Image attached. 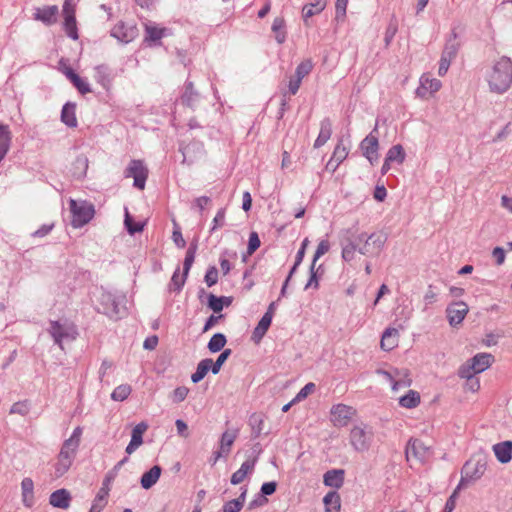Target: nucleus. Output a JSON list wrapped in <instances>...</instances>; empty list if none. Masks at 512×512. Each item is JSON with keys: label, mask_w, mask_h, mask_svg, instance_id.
<instances>
[{"label": "nucleus", "mask_w": 512, "mask_h": 512, "mask_svg": "<svg viewBox=\"0 0 512 512\" xmlns=\"http://www.w3.org/2000/svg\"><path fill=\"white\" fill-rule=\"evenodd\" d=\"M487 82L491 92L502 94L512 84V61L508 57H501L487 74Z\"/></svg>", "instance_id": "obj_1"}, {"label": "nucleus", "mask_w": 512, "mask_h": 512, "mask_svg": "<svg viewBox=\"0 0 512 512\" xmlns=\"http://www.w3.org/2000/svg\"><path fill=\"white\" fill-rule=\"evenodd\" d=\"M49 333L53 337L55 344L61 349H63L62 342L64 340L73 341L78 336L76 325L68 320L51 321Z\"/></svg>", "instance_id": "obj_2"}, {"label": "nucleus", "mask_w": 512, "mask_h": 512, "mask_svg": "<svg viewBox=\"0 0 512 512\" xmlns=\"http://www.w3.org/2000/svg\"><path fill=\"white\" fill-rule=\"evenodd\" d=\"M70 210L72 213V226L80 228L87 224L94 216V207L86 201L70 200Z\"/></svg>", "instance_id": "obj_3"}, {"label": "nucleus", "mask_w": 512, "mask_h": 512, "mask_svg": "<svg viewBox=\"0 0 512 512\" xmlns=\"http://www.w3.org/2000/svg\"><path fill=\"white\" fill-rule=\"evenodd\" d=\"M358 243L364 242L362 246L358 247V252L365 256H378L383 249L386 239L379 234L372 233L367 235L361 233L357 236Z\"/></svg>", "instance_id": "obj_4"}, {"label": "nucleus", "mask_w": 512, "mask_h": 512, "mask_svg": "<svg viewBox=\"0 0 512 512\" xmlns=\"http://www.w3.org/2000/svg\"><path fill=\"white\" fill-rule=\"evenodd\" d=\"M124 296L116 295L111 292H103L100 297V303L104 308V313L110 318L118 319L122 317L125 312L123 306Z\"/></svg>", "instance_id": "obj_5"}, {"label": "nucleus", "mask_w": 512, "mask_h": 512, "mask_svg": "<svg viewBox=\"0 0 512 512\" xmlns=\"http://www.w3.org/2000/svg\"><path fill=\"white\" fill-rule=\"evenodd\" d=\"M373 433L366 426H355L350 432V443L355 450L363 452L368 450Z\"/></svg>", "instance_id": "obj_6"}, {"label": "nucleus", "mask_w": 512, "mask_h": 512, "mask_svg": "<svg viewBox=\"0 0 512 512\" xmlns=\"http://www.w3.org/2000/svg\"><path fill=\"white\" fill-rule=\"evenodd\" d=\"M125 177H132L134 187L143 190L148 177V169L141 160H132L125 170Z\"/></svg>", "instance_id": "obj_7"}, {"label": "nucleus", "mask_w": 512, "mask_h": 512, "mask_svg": "<svg viewBox=\"0 0 512 512\" xmlns=\"http://www.w3.org/2000/svg\"><path fill=\"white\" fill-rule=\"evenodd\" d=\"M486 468L487 462L484 457L471 458L464 464L462 474L470 480H478L484 475Z\"/></svg>", "instance_id": "obj_8"}, {"label": "nucleus", "mask_w": 512, "mask_h": 512, "mask_svg": "<svg viewBox=\"0 0 512 512\" xmlns=\"http://www.w3.org/2000/svg\"><path fill=\"white\" fill-rule=\"evenodd\" d=\"M430 455V449L421 440L411 438L405 449L406 460L409 461L410 457L413 456L420 462L426 461Z\"/></svg>", "instance_id": "obj_9"}, {"label": "nucleus", "mask_w": 512, "mask_h": 512, "mask_svg": "<svg viewBox=\"0 0 512 512\" xmlns=\"http://www.w3.org/2000/svg\"><path fill=\"white\" fill-rule=\"evenodd\" d=\"M111 36L127 44L138 36V29L135 25L119 22L111 29Z\"/></svg>", "instance_id": "obj_10"}, {"label": "nucleus", "mask_w": 512, "mask_h": 512, "mask_svg": "<svg viewBox=\"0 0 512 512\" xmlns=\"http://www.w3.org/2000/svg\"><path fill=\"white\" fill-rule=\"evenodd\" d=\"M360 149L362 151L363 156L367 158L371 165H374L378 162L379 141L378 138L374 136L372 132L361 141Z\"/></svg>", "instance_id": "obj_11"}, {"label": "nucleus", "mask_w": 512, "mask_h": 512, "mask_svg": "<svg viewBox=\"0 0 512 512\" xmlns=\"http://www.w3.org/2000/svg\"><path fill=\"white\" fill-rule=\"evenodd\" d=\"M469 311L468 305L463 301H457L449 304L446 308V315L449 324L455 327L462 323Z\"/></svg>", "instance_id": "obj_12"}, {"label": "nucleus", "mask_w": 512, "mask_h": 512, "mask_svg": "<svg viewBox=\"0 0 512 512\" xmlns=\"http://www.w3.org/2000/svg\"><path fill=\"white\" fill-rule=\"evenodd\" d=\"M59 8L57 5L37 7L34 9L33 19L42 22L46 26H51L57 22Z\"/></svg>", "instance_id": "obj_13"}, {"label": "nucleus", "mask_w": 512, "mask_h": 512, "mask_svg": "<svg viewBox=\"0 0 512 512\" xmlns=\"http://www.w3.org/2000/svg\"><path fill=\"white\" fill-rule=\"evenodd\" d=\"M168 29L158 27L153 22H148L145 24V38L144 41L148 43V45H160L161 39L167 35Z\"/></svg>", "instance_id": "obj_14"}, {"label": "nucleus", "mask_w": 512, "mask_h": 512, "mask_svg": "<svg viewBox=\"0 0 512 512\" xmlns=\"http://www.w3.org/2000/svg\"><path fill=\"white\" fill-rule=\"evenodd\" d=\"M441 88V82L438 79L430 78L424 74L420 78V86L416 89L417 96L426 98L429 94L437 92Z\"/></svg>", "instance_id": "obj_15"}, {"label": "nucleus", "mask_w": 512, "mask_h": 512, "mask_svg": "<svg viewBox=\"0 0 512 512\" xmlns=\"http://www.w3.org/2000/svg\"><path fill=\"white\" fill-rule=\"evenodd\" d=\"M147 429L148 425L145 422H140L133 428L131 440L125 450L127 454H132L139 446L142 445L143 434L146 432Z\"/></svg>", "instance_id": "obj_16"}, {"label": "nucleus", "mask_w": 512, "mask_h": 512, "mask_svg": "<svg viewBox=\"0 0 512 512\" xmlns=\"http://www.w3.org/2000/svg\"><path fill=\"white\" fill-rule=\"evenodd\" d=\"M493 452L497 458V460L502 463L506 464L509 463L512 459V441L507 440L503 441L497 444H494Z\"/></svg>", "instance_id": "obj_17"}, {"label": "nucleus", "mask_w": 512, "mask_h": 512, "mask_svg": "<svg viewBox=\"0 0 512 512\" xmlns=\"http://www.w3.org/2000/svg\"><path fill=\"white\" fill-rule=\"evenodd\" d=\"M469 361L472 364V367L475 369L476 373L478 374L485 371L492 365L494 361V356L490 353H478L475 356H473Z\"/></svg>", "instance_id": "obj_18"}, {"label": "nucleus", "mask_w": 512, "mask_h": 512, "mask_svg": "<svg viewBox=\"0 0 512 512\" xmlns=\"http://www.w3.org/2000/svg\"><path fill=\"white\" fill-rule=\"evenodd\" d=\"M71 496L66 489L54 491L49 498V503L56 508L67 509L70 506Z\"/></svg>", "instance_id": "obj_19"}, {"label": "nucleus", "mask_w": 512, "mask_h": 512, "mask_svg": "<svg viewBox=\"0 0 512 512\" xmlns=\"http://www.w3.org/2000/svg\"><path fill=\"white\" fill-rule=\"evenodd\" d=\"M22 503L25 507L34 505V482L30 477H25L21 482Z\"/></svg>", "instance_id": "obj_20"}, {"label": "nucleus", "mask_w": 512, "mask_h": 512, "mask_svg": "<svg viewBox=\"0 0 512 512\" xmlns=\"http://www.w3.org/2000/svg\"><path fill=\"white\" fill-rule=\"evenodd\" d=\"M200 95L194 89V84L192 81H186L184 92L181 96V102L183 105H186L190 108H194L196 104L199 102Z\"/></svg>", "instance_id": "obj_21"}, {"label": "nucleus", "mask_w": 512, "mask_h": 512, "mask_svg": "<svg viewBox=\"0 0 512 512\" xmlns=\"http://www.w3.org/2000/svg\"><path fill=\"white\" fill-rule=\"evenodd\" d=\"M399 332L395 328H387L381 338L380 346L384 351H391L398 345Z\"/></svg>", "instance_id": "obj_22"}, {"label": "nucleus", "mask_w": 512, "mask_h": 512, "mask_svg": "<svg viewBox=\"0 0 512 512\" xmlns=\"http://www.w3.org/2000/svg\"><path fill=\"white\" fill-rule=\"evenodd\" d=\"M332 135V123L329 118H324L320 123V131L314 142V148L322 147Z\"/></svg>", "instance_id": "obj_23"}, {"label": "nucleus", "mask_w": 512, "mask_h": 512, "mask_svg": "<svg viewBox=\"0 0 512 512\" xmlns=\"http://www.w3.org/2000/svg\"><path fill=\"white\" fill-rule=\"evenodd\" d=\"M331 414L337 424L344 425L352 415V408L344 404H337L332 407Z\"/></svg>", "instance_id": "obj_24"}, {"label": "nucleus", "mask_w": 512, "mask_h": 512, "mask_svg": "<svg viewBox=\"0 0 512 512\" xmlns=\"http://www.w3.org/2000/svg\"><path fill=\"white\" fill-rule=\"evenodd\" d=\"M323 482L326 486L340 488L344 482V471L341 469L327 471L324 474Z\"/></svg>", "instance_id": "obj_25"}, {"label": "nucleus", "mask_w": 512, "mask_h": 512, "mask_svg": "<svg viewBox=\"0 0 512 512\" xmlns=\"http://www.w3.org/2000/svg\"><path fill=\"white\" fill-rule=\"evenodd\" d=\"M161 472H162V469L160 466H158V465L153 466L150 470H148L147 472H145L142 475L141 480H140L141 486L144 489H150L152 486H154L157 483V481L161 475Z\"/></svg>", "instance_id": "obj_26"}, {"label": "nucleus", "mask_w": 512, "mask_h": 512, "mask_svg": "<svg viewBox=\"0 0 512 512\" xmlns=\"http://www.w3.org/2000/svg\"><path fill=\"white\" fill-rule=\"evenodd\" d=\"M12 140L11 131L8 125L0 124V162L10 149Z\"/></svg>", "instance_id": "obj_27"}, {"label": "nucleus", "mask_w": 512, "mask_h": 512, "mask_svg": "<svg viewBox=\"0 0 512 512\" xmlns=\"http://www.w3.org/2000/svg\"><path fill=\"white\" fill-rule=\"evenodd\" d=\"M272 319H270V316L263 315L260 321L258 322L257 326L254 328V331L252 333L251 339L255 343H259L266 332L268 331L270 325H271Z\"/></svg>", "instance_id": "obj_28"}, {"label": "nucleus", "mask_w": 512, "mask_h": 512, "mask_svg": "<svg viewBox=\"0 0 512 512\" xmlns=\"http://www.w3.org/2000/svg\"><path fill=\"white\" fill-rule=\"evenodd\" d=\"M75 111H76V105L71 102H67L62 108L61 120L68 127H76L77 126V119H76Z\"/></svg>", "instance_id": "obj_29"}, {"label": "nucleus", "mask_w": 512, "mask_h": 512, "mask_svg": "<svg viewBox=\"0 0 512 512\" xmlns=\"http://www.w3.org/2000/svg\"><path fill=\"white\" fill-rule=\"evenodd\" d=\"M237 435V430L225 431L221 436L219 451L228 456Z\"/></svg>", "instance_id": "obj_30"}, {"label": "nucleus", "mask_w": 512, "mask_h": 512, "mask_svg": "<svg viewBox=\"0 0 512 512\" xmlns=\"http://www.w3.org/2000/svg\"><path fill=\"white\" fill-rule=\"evenodd\" d=\"M211 364H213V360L210 358L201 360L197 365L196 371L191 375L192 382H200L206 376L209 370H211Z\"/></svg>", "instance_id": "obj_31"}, {"label": "nucleus", "mask_w": 512, "mask_h": 512, "mask_svg": "<svg viewBox=\"0 0 512 512\" xmlns=\"http://www.w3.org/2000/svg\"><path fill=\"white\" fill-rule=\"evenodd\" d=\"M286 24L282 17H276L272 24V32L278 44H283L286 40Z\"/></svg>", "instance_id": "obj_32"}, {"label": "nucleus", "mask_w": 512, "mask_h": 512, "mask_svg": "<svg viewBox=\"0 0 512 512\" xmlns=\"http://www.w3.org/2000/svg\"><path fill=\"white\" fill-rule=\"evenodd\" d=\"M412 380L410 379V374L407 369H395V382L392 387L394 391L400 388H406L411 385Z\"/></svg>", "instance_id": "obj_33"}, {"label": "nucleus", "mask_w": 512, "mask_h": 512, "mask_svg": "<svg viewBox=\"0 0 512 512\" xmlns=\"http://www.w3.org/2000/svg\"><path fill=\"white\" fill-rule=\"evenodd\" d=\"M310 277L305 285V289L313 287L314 289H317L319 287V279L324 274V268L323 265L320 264L318 267H316V264H311L310 269Z\"/></svg>", "instance_id": "obj_34"}, {"label": "nucleus", "mask_w": 512, "mask_h": 512, "mask_svg": "<svg viewBox=\"0 0 512 512\" xmlns=\"http://www.w3.org/2000/svg\"><path fill=\"white\" fill-rule=\"evenodd\" d=\"M342 246V259L346 262H351L355 258L356 251H358L357 244L350 238L341 242Z\"/></svg>", "instance_id": "obj_35"}, {"label": "nucleus", "mask_w": 512, "mask_h": 512, "mask_svg": "<svg viewBox=\"0 0 512 512\" xmlns=\"http://www.w3.org/2000/svg\"><path fill=\"white\" fill-rule=\"evenodd\" d=\"M459 42L457 41V34L453 31L450 38L447 40L442 55L454 59L459 50Z\"/></svg>", "instance_id": "obj_36"}, {"label": "nucleus", "mask_w": 512, "mask_h": 512, "mask_svg": "<svg viewBox=\"0 0 512 512\" xmlns=\"http://www.w3.org/2000/svg\"><path fill=\"white\" fill-rule=\"evenodd\" d=\"M323 502L326 506V512H339L340 511V496L337 492H328Z\"/></svg>", "instance_id": "obj_37"}, {"label": "nucleus", "mask_w": 512, "mask_h": 512, "mask_svg": "<svg viewBox=\"0 0 512 512\" xmlns=\"http://www.w3.org/2000/svg\"><path fill=\"white\" fill-rule=\"evenodd\" d=\"M405 151L400 144L392 146L386 154V162L402 164L405 160Z\"/></svg>", "instance_id": "obj_38"}, {"label": "nucleus", "mask_w": 512, "mask_h": 512, "mask_svg": "<svg viewBox=\"0 0 512 512\" xmlns=\"http://www.w3.org/2000/svg\"><path fill=\"white\" fill-rule=\"evenodd\" d=\"M420 403V395L417 391L409 390L408 393L399 399V404L404 408H415Z\"/></svg>", "instance_id": "obj_39"}, {"label": "nucleus", "mask_w": 512, "mask_h": 512, "mask_svg": "<svg viewBox=\"0 0 512 512\" xmlns=\"http://www.w3.org/2000/svg\"><path fill=\"white\" fill-rule=\"evenodd\" d=\"M94 78L103 87H106L110 82V69L107 65H98L94 68Z\"/></svg>", "instance_id": "obj_40"}, {"label": "nucleus", "mask_w": 512, "mask_h": 512, "mask_svg": "<svg viewBox=\"0 0 512 512\" xmlns=\"http://www.w3.org/2000/svg\"><path fill=\"white\" fill-rule=\"evenodd\" d=\"M197 247H198L197 243L196 242H192L190 244L189 248L186 251V256H185L184 263H183L184 277L188 276L190 268L193 265V262L195 260V254H196V251H197Z\"/></svg>", "instance_id": "obj_41"}, {"label": "nucleus", "mask_w": 512, "mask_h": 512, "mask_svg": "<svg viewBox=\"0 0 512 512\" xmlns=\"http://www.w3.org/2000/svg\"><path fill=\"white\" fill-rule=\"evenodd\" d=\"M64 29L70 38L78 39L75 14L64 15Z\"/></svg>", "instance_id": "obj_42"}, {"label": "nucleus", "mask_w": 512, "mask_h": 512, "mask_svg": "<svg viewBox=\"0 0 512 512\" xmlns=\"http://www.w3.org/2000/svg\"><path fill=\"white\" fill-rule=\"evenodd\" d=\"M78 447H79L78 444H75L74 441L65 440L58 456H61L62 458H67V459L73 461Z\"/></svg>", "instance_id": "obj_43"}, {"label": "nucleus", "mask_w": 512, "mask_h": 512, "mask_svg": "<svg viewBox=\"0 0 512 512\" xmlns=\"http://www.w3.org/2000/svg\"><path fill=\"white\" fill-rule=\"evenodd\" d=\"M227 340L224 334L216 333L214 334L208 342V349L212 353L219 352L225 346Z\"/></svg>", "instance_id": "obj_44"}, {"label": "nucleus", "mask_w": 512, "mask_h": 512, "mask_svg": "<svg viewBox=\"0 0 512 512\" xmlns=\"http://www.w3.org/2000/svg\"><path fill=\"white\" fill-rule=\"evenodd\" d=\"M108 496V490L101 488L94 499L89 512H101L106 504V497Z\"/></svg>", "instance_id": "obj_45"}, {"label": "nucleus", "mask_w": 512, "mask_h": 512, "mask_svg": "<svg viewBox=\"0 0 512 512\" xmlns=\"http://www.w3.org/2000/svg\"><path fill=\"white\" fill-rule=\"evenodd\" d=\"M263 418L259 414H253L250 416L249 424L252 429V436L253 438H257L260 436L263 430Z\"/></svg>", "instance_id": "obj_46"}, {"label": "nucleus", "mask_w": 512, "mask_h": 512, "mask_svg": "<svg viewBox=\"0 0 512 512\" xmlns=\"http://www.w3.org/2000/svg\"><path fill=\"white\" fill-rule=\"evenodd\" d=\"M131 391H132V389H131L130 385H128V384L119 385L113 390V392L111 394V398L115 401H124L125 399L128 398Z\"/></svg>", "instance_id": "obj_47"}, {"label": "nucleus", "mask_w": 512, "mask_h": 512, "mask_svg": "<svg viewBox=\"0 0 512 512\" xmlns=\"http://www.w3.org/2000/svg\"><path fill=\"white\" fill-rule=\"evenodd\" d=\"M348 148L343 144V140L340 139L337 145L334 148L332 158L334 161H338V163H342L348 156Z\"/></svg>", "instance_id": "obj_48"}, {"label": "nucleus", "mask_w": 512, "mask_h": 512, "mask_svg": "<svg viewBox=\"0 0 512 512\" xmlns=\"http://www.w3.org/2000/svg\"><path fill=\"white\" fill-rule=\"evenodd\" d=\"M125 227L130 235H134L135 233L141 232L144 228L143 223H134L132 217L129 212L126 210L125 212Z\"/></svg>", "instance_id": "obj_49"}, {"label": "nucleus", "mask_w": 512, "mask_h": 512, "mask_svg": "<svg viewBox=\"0 0 512 512\" xmlns=\"http://www.w3.org/2000/svg\"><path fill=\"white\" fill-rule=\"evenodd\" d=\"M72 462V460L58 456L57 463L55 464L56 477L63 476L69 470L70 466L72 465Z\"/></svg>", "instance_id": "obj_50"}, {"label": "nucleus", "mask_w": 512, "mask_h": 512, "mask_svg": "<svg viewBox=\"0 0 512 512\" xmlns=\"http://www.w3.org/2000/svg\"><path fill=\"white\" fill-rule=\"evenodd\" d=\"M225 296L217 297L214 294L208 296V307L215 313H219L224 308Z\"/></svg>", "instance_id": "obj_51"}, {"label": "nucleus", "mask_w": 512, "mask_h": 512, "mask_svg": "<svg viewBox=\"0 0 512 512\" xmlns=\"http://www.w3.org/2000/svg\"><path fill=\"white\" fill-rule=\"evenodd\" d=\"M231 353V349H225L224 351H222V353L218 356L216 361L213 362V364H211V371L213 374L219 373L222 365L225 363V361L228 359Z\"/></svg>", "instance_id": "obj_52"}, {"label": "nucleus", "mask_w": 512, "mask_h": 512, "mask_svg": "<svg viewBox=\"0 0 512 512\" xmlns=\"http://www.w3.org/2000/svg\"><path fill=\"white\" fill-rule=\"evenodd\" d=\"M475 374L477 373L475 369L472 367V364L470 363L469 360L459 367L458 376L460 378H464L466 380L471 379L474 377Z\"/></svg>", "instance_id": "obj_53"}, {"label": "nucleus", "mask_w": 512, "mask_h": 512, "mask_svg": "<svg viewBox=\"0 0 512 512\" xmlns=\"http://www.w3.org/2000/svg\"><path fill=\"white\" fill-rule=\"evenodd\" d=\"M312 68L313 64L311 60H304L297 66L295 76L299 77L300 79H303L311 72Z\"/></svg>", "instance_id": "obj_54"}, {"label": "nucleus", "mask_w": 512, "mask_h": 512, "mask_svg": "<svg viewBox=\"0 0 512 512\" xmlns=\"http://www.w3.org/2000/svg\"><path fill=\"white\" fill-rule=\"evenodd\" d=\"M75 168L76 169H79L80 171L79 172H74V174L77 176V177H81L83 175H85L86 173V170L88 168V159L86 156L84 155H80L76 158L75 160Z\"/></svg>", "instance_id": "obj_55"}, {"label": "nucleus", "mask_w": 512, "mask_h": 512, "mask_svg": "<svg viewBox=\"0 0 512 512\" xmlns=\"http://www.w3.org/2000/svg\"><path fill=\"white\" fill-rule=\"evenodd\" d=\"M29 412V405L27 401H19L14 403L10 408V414H19L21 416L27 415Z\"/></svg>", "instance_id": "obj_56"}, {"label": "nucleus", "mask_w": 512, "mask_h": 512, "mask_svg": "<svg viewBox=\"0 0 512 512\" xmlns=\"http://www.w3.org/2000/svg\"><path fill=\"white\" fill-rule=\"evenodd\" d=\"M204 280L208 287H212L217 283L218 270L215 266H211L207 269Z\"/></svg>", "instance_id": "obj_57"}, {"label": "nucleus", "mask_w": 512, "mask_h": 512, "mask_svg": "<svg viewBox=\"0 0 512 512\" xmlns=\"http://www.w3.org/2000/svg\"><path fill=\"white\" fill-rule=\"evenodd\" d=\"M330 249V243L328 240H321L317 246V249L315 251L314 257H313V264H316L318 259L323 256L325 253H327Z\"/></svg>", "instance_id": "obj_58"}, {"label": "nucleus", "mask_w": 512, "mask_h": 512, "mask_svg": "<svg viewBox=\"0 0 512 512\" xmlns=\"http://www.w3.org/2000/svg\"><path fill=\"white\" fill-rule=\"evenodd\" d=\"M260 239L256 232H251L248 240L247 253L252 255L260 247Z\"/></svg>", "instance_id": "obj_59"}, {"label": "nucleus", "mask_w": 512, "mask_h": 512, "mask_svg": "<svg viewBox=\"0 0 512 512\" xmlns=\"http://www.w3.org/2000/svg\"><path fill=\"white\" fill-rule=\"evenodd\" d=\"M225 224V208H221L216 213L213 219V226L211 228V232L215 231L217 228L223 227Z\"/></svg>", "instance_id": "obj_60"}, {"label": "nucleus", "mask_w": 512, "mask_h": 512, "mask_svg": "<svg viewBox=\"0 0 512 512\" xmlns=\"http://www.w3.org/2000/svg\"><path fill=\"white\" fill-rule=\"evenodd\" d=\"M188 393H189V389L187 387H185V386L177 387L173 391V401L176 403L184 401L185 398L187 397Z\"/></svg>", "instance_id": "obj_61"}, {"label": "nucleus", "mask_w": 512, "mask_h": 512, "mask_svg": "<svg viewBox=\"0 0 512 512\" xmlns=\"http://www.w3.org/2000/svg\"><path fill=\"white\" fill-rule=\"evenodd\" d=\"M322 10H318L316 3H310L303 7V18L306 21L308 18L320 13Z\"/></svg>", "instance_id": "obj_62"}, {"label": "nucleus", "mask_w": 512, "mask_h": 512, "mask_svg": "<svg viewBox=\"0 0 512 512\" xmlns=\"http://www.w3.org/2000/svg\"><path fill=\"white\" fill-rule=\"evenodd\" d=\"M186 278L187 277H184V273L182 274V276H180L179 269H177L174 272L172 279H171V284L174 286V290L179 291L183 287V285L186 281Z\"/></svg>", "instance_id": "obj_63"}, {"label": "nucleus", "mask_w": 512, "mask_h": 512, "mask_svg": "<svg viewBox=\"0 0 512 512\" xmlns=\"http://www.w3.org/2000/svg\"><path fill=\"white\" fill-rule=\"evenodd\" d=\"M242 509V504L239 501L230 500L223 506L222 512H239Z\"/></svg>", "instance_id": "obj_64"}]
</instances>
